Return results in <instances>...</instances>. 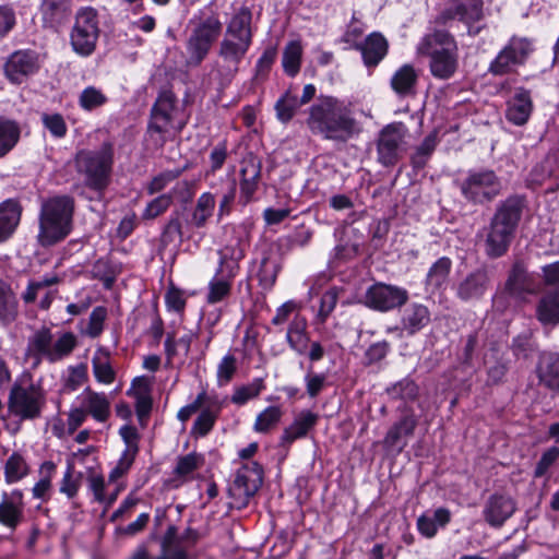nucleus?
I'll return each instance as SVG.
<instances>
[{"instance_id":"21","label":"nucleus","mask_w":559,"mask_h":559,"mask_svg":"<svg viewBox=\"0 0 559 559\" xmlns=\"http://www.w3.org/2000/svg\"><path fill=\"white\" fill-rule=\"evenodd\" d=\"M24 496L19 489L11 492H3L0 501V524L11 532L24 520Z\"/></svg>"},{"instance_id":"9","label":"nucleus","mask_w":559,"mask_h":559,"mask_svg":"<svg viewBox=\"0 0 559 559\" xmlns=\"http://www.w3.org/2000/svg\"><path fill=\"white\" fill-rule=\"evenodd\" d=\"M46 405V393L36 384L23 386L14 383L11 388L8 408L9 412L21 420H34L41 416Z\"/></svg>"},{"instance_id":"57","label":"nucleus","mask_w":559,"mask_h":559,"mask_svg":"<svg viewBox=\"0 0 559 559\" xmlns=\"http://www.w3.org/2000/svg\"><path fill=\"white\" fill-rule=\"evenodd\" d=\"M276 49L274 47L266 48L261 57L258 59L255 64V74L254 80L255 82H263L266 80L272 66L275 62L276 59Z\"/></svg>"},{"instance_id":"47","label":"nucleus","mask_w":559,"mask_h":559,"mask_svg":"<svg viewBox=\"0 0 559 559\" xmlns=\"http://www.w3.org/2000/svg\"><path fill=\"white\" fill-rule=\"evenodd\" d=\"M177 239L179 242L183 241L182 221L181 213L179 211L173 212L171 216L163 227L160 234V246L167 247Z\"/></svg>"},{"instance_id":"10","label":"nucleus","mask_w":559,"mask_h":559,"mask_svg":"<svg viewBox=\"0 0 559 559\" xmlns=\"http://www.w3.org/2000/svg\"><path fill=\"white\" fill-rule=\"evenodd\" d=\"M463 197L474 204L491 202L502 190V183L493 170H472L460 182Z\"/></svg>"},{"instance_id":"7","label":"nucleus","mask_w":559,"mask_h":559,"mask_svg":"<svg viewBox=\"0 0 559 559\" xmlns=\"http://www.w3.org/2000/svg\"><path fill=\"white\" fill-rule=\"evenodd\" d=\"M219 264L215 276L209 282L206 302L215 305L229 298L233 287V280L236 276L238 262L245 257L240 247L226 246L219 251Z\"/></svg>"},{"instance_id":"37","label":"nucleus","mask_w":559,"mask_h":559,"mask_svg":"<svg viewBox=\"0 0 559 559\" xmlns=\"http://www.w3.org/2000/svg\"><path fill=\"white\" fill-rule=\"evenodd\" d=\"M178 107H152L150 128L159 133H167L182 127L177 121Z\"/></svg>"},{"instance_id":"36","label":"nucleus","mask_w":559,"mask_h":559,"mask_svg":"<svg viewBox=\"0 0 559 559\" xmlns=\"http://www.w3.org/2000/svg\"><path fill=\"white\" fill-rule=\"evenodd\" d=\"M221 411V403L211 399L195 418L191 428V433L197 437H205L209 435L213 429Z\"/></svg>"},{"instance_id":"8","label":"nucleus","mask_w":559,"mask_h":559,"mask_svg":"<svg viewBox=\"0 0 559 559\" xmlns=\"http://www.w3.org/2000/svg\"><path fill=\"white\" fill-rule=\"evenodd\" d=\"M309 124L325 138L341 141H346L359 132L355 119L344 114L340 107H312Z\"/></svg>"},{"instance_id":"23","label":"nucleus","mask_w":559,"mask_h":559,"mask_svg":"<svg viewBox=\"0 0 559 559\" xmlns=\"http://www.w3.org/2000/svg\"><path fill=\"white\" fill-rule=\"evenodd\" d=\"M416 427V417L413 414H405L388 430L382 441L384 449L401 452L407 444L404 438L413 436Z\"/></svg>"},{"instance_id":"42","label":"nucleus","mask_w":559,"mask_h":559,"mask_svg":"<svg viewBox=\"0 0 559 559\" xmlns=\"http://www.w3.org/2000/svg\"><path fill=\"white\" fill-rule=\"evenodd\" d=\"M438 143L439 139L436 130L425 136L421 143L415 147L414 153L411 156L412 166L415 169H423L430 159Z\"/></svg>"},{"instance_id":"60","label":"nucleus","mask_w":559,"mask_h":559,"mask_svg":"<svg viewBox=\"0 0 559 559\" xmlns=\"http://www.w3.org/2000/svg\"><path fill=\"white\" fill-rule=\"evenodd\" d=\"M181 175L180 169L166 170L155 176L146 187L148 194H155L164 190L170 182Z\"/></svg>"},{"instance_id":"16","label":"nucleus","mask_w":559,"mask_h":559,"mask_svg":"<svg viewBox=\"0 0 559 559\" xmlns=\"http://www.w3.org/2000/svg\"><path fill=\"white\" fill-rule=\"evenodd\" d=\"M408 300L406 289L384 283L371 285L365 294V305L376 311L388 312L400 308Z\"/></svg>"},{"instance_id":"44","label":"nucleus","mask_w":559,"mask_h":559,"mask_svg":"<svg viewBox=\"0 0 559 559\" xmlns=\"http://www.w3.org/2000/svg\"><path fill=\"white\" fill-rule=\"evenodd\" d=\"M21 130L14 120L0 117V158L9 154L20 140Z\"/></svg>"},{"instance_id":"1","label":"nucleus","mask_w":559,"mask_h":559,"mask_svg":"<svg viewBox=\"0 0 559 559\" xmlns=\"http://www.w3.org/2000/svg\"><path fill=\"white\" fill-rule=\"evenodd\" d=\"M252 12L248 7L241 5L235 9L229 17L218 46V57L223 60L229 75L238 72L240 62L252 45Z\"/></svg>"},{"instance_id":"22","label":"nucleus","mask_w":559,"mask_h":559,"mask_svg":"<svg viewBox=\"0 0 559 559\" xmlns=\"http://www.w3.org/2000/svg\"><path fill=\"white\" fill-rule=\"evenodd\" d=\"M523 205V199L518 195L507 198L498 204L490 223L515 234V229L521 219Z\"/></svg>"},{"instance_id":"17","label":"nucleus","mask_w":559,"mask_h":559,"mask_svg":"<svg viewBox=\"0 0 559 559\" xmlns=\"http://www.w3.org/2000/svg\"><path fill=\"white\" fill-rule=\"evenodd\" d=\"M40 68L38 53L31 49L16 50L4 63V73L10 82L22 84Z\"/></svg>"},{"instance_id":"51","label":"nucleus","mask_w":559,"mask_h":559,"mask_svg":"<svg viewBox=\"0 0 559 559\" xmlns=\"http://www.w3.org/2000/svg\"><path fill=\"white\" fill-rule=\"evenodd\" d=\"M93 372L97 381L109 384L115 381V371L110 365L107 353L94 356L92 359Z\"/></svg>"},{"instance_id":"19","label":"nucleus","mask_w":559,"mask_h":559,"mask_svg":"<svg viewBox=\"0 0 559 559\" xmlns=\"http://www.w3.org/2000/svg\"><path fill=\"white\" fill-rule=\"evenodd\" d=\"M491 284L490 272L486 266L478 267L462 278L456 286V296L463 301L484 297Z\"/></svg>"},{"instance_id":"3","label":"nucleus","mask_w":559,"mask_h":559,"mask_svg":"<svg viewBox=\"0 0 559 559\" xmlns=\"http://www.w3.org/2000/svg\"><path fill=\"white\" fill-rule=\"evenodd\" d=\"M75 201L70 195H55L41 203L38 241L52 246L63 240L72 229Z\"/></svg>"},{"instance_id":"50","label":"nucleus","mask_w":559,"mask_h":559,"mask_svg":"<svg viewBox=\"0 0 559 559\" xmlns=\"http://www.w3.org/2000/svg\"><path fill=\"white\" fill-rule=\"evenodd\" d=\"M28 473V467L23 459V456L19 453H13L5 462L4 466V478L8 484L16 483L26 476Z\"/></svg>"},{"instance_id":"5","label":"nucleus","mask_w":559,"mask_h":559,"mask_svg":"<svg viewBox=\"0 0 559 559\" xmlns=\"http://www.w3.org/2000/svg\"><path fill=\"white\" fill-rule=\"evenodd\" d=\"M114 146L105 142L98 150H80L74 156V167L83 177L85 187L103 193L110 183Z\"/></svg>"},{"instance_id":"29","label":"nucleus","mask_w":559,"mask_h":559,"mask_svg":"<svg viewBox=\"0 0 559 559\" xmlns=\"http://www.w3.org/2000/svg\"><path fill=\"white\" fill-rule=\"evenodd\" d=\"M388 41L379 33L370 34L362 44L357 46L366 67L374 68L388 53Z\"/></svg>"},{"instance_id":"15","label":"nucleus","mask_w":559,"mask_h":559,"mask_svg":"<svg viewBox=\"0 0 559 559\" xmlns=\"http://www.w3.org/2000/svg\"><path fill=\"white\" fill-rule=\"evenodd\" d=\"M533 50V43L530 39L513 36L490 62L488 72L493 75L510 74L518 67L525 64Z\"/></svg>"},{"instance_id":"30","label":"nucleus","mask_w":559,"mask_h":559,"mask_svg":"<svg viewBox=\"0 0 559 559\" xmlns=\"http://www.w3.org/2000/svg\"><path fill=\"white\" fill-rule=\"evenodd\" d=\"M539 383L554 393H559V356L543 355L537 365Z\"/></svg>"},{"instance_id":"61","label":"nucleus","mask_w":559,"mask_h":559,"mask_svg":"<svg viewBox=\"0 0 559 559\" xmlns=\"http://www.w3.org/2000/svg\"><path fill=\"white\" fill-rule=\"evenodd\" d=\"M211 397L206 394L205 391L200 392L195 400L183 407H181L177 413V418L181 423H186L190 419V417L197 412H201V409L207 404Z\"/></svg>"},{"instance_id":"56","label":"nucleus","mask_w":559,"mask_h":559,"mask_svg":"<svg viewBox=\"0 0 559 559\" xmlns=\"http://www.w3.org/2000/svg\"><path fill=\"white\" fill-rule=\"evenodd\" d=\"M388 393L393 399H402V400H415L418 395V386L417 384L409 378H405L391 388L388 389Z\"/></svg>"},{"instance_id":"55","label":"nucleus","mask_w":559,"mask_h":559,"mask_svg":"<svg viewBox=\"0 0 559 559\" xmlns=\"http://www.w3.org/2000/svg\"><path fill=\"white\" fill-rule=\"evenodd\" d=\"M312 235V230L301 226L298 227L292 235L280 239V246L285 251H290L295 247H306L310 242Z\"/></svg>"},{"instance_id":"46","label":"nucleus","mask_w":559,"mask_h":559,"mask_svg":"<svg viewBox=\"0 0 559 559\" xmlns=\"http://www.w3.org/2000/svg\"><path fill=\"white\" fill-rule=\"evenodd\" d=\"M302 48L299 41H289L283 51L282 66L284 72L295 76L300 70Z\"/></svg>"},{"instance_id":"11","label":"nucleus","mask_w":559,"mask_h":559,"mask_svg":"<svg viewBox=\"0 0 559 559\" xmlns=\"http://www.w3.org/2000/svg\"><path fill=\"white\" fill-rule=\"evenodd\" d=\"M99 37L97 11L92 7L81 8L70 33L73 50L83 57L92 55Z\"/></svg>"},{"instance_id":"39","label":"nucleus","mask_w":559,"mask_h":559,"mask_svg":"<svg viewBox=\"0 0 559 559\" xmlns=\"http://www.w3.org/2000/svg\"><path fill=\"white\" fill-rule=\"evenodd\" d=\"M451 521V512L447 508H438L432 515L421 514L417 519L418 532L427 537L432 538L439 527H444Z\"/></svg>"},{"instance_id":"63","label":"nucleus","mask_w":559,"mask_h":559,"mask_svg":"<svg viewBox=\"0 0 559 559\" xmlns=\"http://www.w3.org/2000/svg\"><path fill=\"white\" fill-rule=\"evenodd\" d=\"M337 299L338 294L336 288H331L322 295L318 312V318L321 323H324L328 317L332 313L336 307Z\"/></svg>"},{"instance_id":"20","label":"nucleus","mask_w":559,"mask_h":559,"mask_svg":"<svg viewBox=\"0 0 559 559\" xmlns=\"http://www.w3.org/2000/svg\"><path fill=\"white\" fill-rule=\"evenodd\" d=\"M516 510L514 499L508 495H491L483 510L485 521L492 527H501L504 522L510 519Z\"/></svg>"},{"instance_id":"49","label":"nucleus","mask_w":559,"mask_h":559,"mask_svg":"<svg viewBox=\"0 0 559 559\" xmlns=\"http://www.w3.org/2000/svg\"><path fill=\"white\" fill-rule=\"evenodd\" d=\"M60 278L57 275H46L40 280H32L28 282L25 292L22 294V300L25 305L34 304L40 290L53 285H58Z\"/></svg>"},{"instance_id":"58","label":"nucleus","mask_w":559,"mask_h":559,"mask_svg":"<svg viewBox=\"0 0 559 559\" xmlns=\"http://www.w3.org/2000/svg\"><path fill=\"white\" fill-rule=\"evenodd\" d=\"M237 371V358L233 354H227L217 366V383L225 385L229 383Z\"/></svg>"},{"instance_id":"12","label":"nucleus","mask_w":559,"mask_h":559,"mask_svg":"<svg viewBox=\"0 0 559 559\" xmlns=\"http://www.w3.org/2000/svg\"><path fill=\"white\" fill-rule=\"evenodd\" d=\"M407 128L401 122L383 127L377 138V160L384 167L395 166L403 157L407 146Z\"/></svg>"},{"instance_id":"41","label":"nucleus","mask_w":559,"mask_h":559,"mask_svg":"<svg viewBox=\"0 0 559 559\" xmlns=\"http://www.w3.org/2000/svg\"><path fill=\"white\" fill-rule=\"evenodd\" d=\"M417 73L413 66H402L391 79V87L400 95H409L415 91Z\"/></svg>"},{"instance_id":"53","label":"nucleus","mask_w":559,"mask_h":559,"mask_svg":"<svg viewBox=\"0 0 559 559\" xmlns=\"http://www.w3.org/2000/svg\"><path fill=\"white\" fill-rule=\"evenodd\" d=\"M263 388V380L254 379L250 384L236 388L230 400L234 404L243 405L249 400L257 397Z\"/></svg>"},{"instance_id":"18","label":"nucleus","mask_w":559,"mask_h":559,"mask_svg":"<svg viewBox=\"0 0 559 559\" xmlns=\"http://www.w3.org/2000/svg\"><path fill=\"white\" fill-rule=\"evenodd\" d=\"M199 533L188 527L183 534L178 537V531L175 525H169L162 539V554L155 559H188L185 547H190L199 540Z\"/></svg>"},{"instance_id":"40","label":"nucleus","mask_w":559,"mask_h":559,"mask_svg":"<svg viewBox=\"0 0 559 559\" xmlns=\"http://www.w3.org/2000/svg\"><path fill=\"white\" fill-rule=\"evenodd\" d=\"M286 340L292 349L299 355H305L309 348L310 337L307 333V321L305 318L297 317L290 322Z\"/></svg>"},{"instance_id":"33","label":"nucleus","mask_w":559,"mask_h":559,"mask_svg":"<svg viewBox=\"0 0 559 559\" xmlns=\"http://www.w3.org/2000/svg\"><path fill=\"white\" fill-rule=\"evenodd\" d=\"M82 406L86 413L99 423L106 421L110 416V401L105 393L94 392L85 389Z\"/></svg>"},{"instance_id":"52","label":"nucleus","mask_w":559,"mask_h":559,"mask_svg":"<svg viewBox=\"0 0 559 559\" xmlns=\"http://www.w3.org/2000/svg\"><path fill=\"white\" fill-rule=\"evenodd\" d=\"M451 266L452 261L449 258L438 259L427 274V283L437 288L441 287L450 274Z\"/></svg>"},{"instance_id":"13","label":"nucleus","mask_w":559,"mask_h":559,"mask_svg":"<svg viewBox=\"0 0 559 559\" xmlns=\"http://www.w3.org/2000/svg\"><path fill=\"white\" fill-rule=\"evenodd\" d=\"M484 17L483 0H449L444 8L436 17L437 25L452 27V23L457 20L462 22L469 35H477L481 27L475 26Z\"/></svg>"},{"instance_id":"45","label":"nucleus","mask_w":559,"mask_h":559,"mask_svg":"<svg viewBox=\"0 0 559 559\" xmlns=\"http://www.w3.org/2000/svg\"><path fill=\"white\" fill-rule=\"evenodd\" d=\"M133 388L136 390L132 394L135 399V412L140 420L146 418L152 409V397L148 393V386L143 378H136L133 381Z\"/></svg>"},{"instance_id":"59","label":"nucleus","mask_w":559,"mask_h":559,"mask_svg":"<svg viewBox=\"0 0 559 559\" xmlns=\"http://www.w3.org/2000/svg\"><path fill=\"white\" fill-rule=\"evenodd\" d=\"M87 379V368L81 364L69 368V374L64 381L62 391L70 393L79 389Z\"/></svg>"},{"instance_id":"27","label":"nucleus","mask_w":559,"mask_h":559,"mask_svg":"<svg viewBox=\"0 0 559 559\" xmlns=\"http://www.w3.org/2000/svg\"><path fill=\"white\" fill-rule=\"evenodd\" d=\"M183 192L187 193V197L185 198L186 201L191 198L190 185L188 181L177 183L173 188L171 192L160 194L148 202L143 211L142 217L144 219H154L158 217L170 207L174 202V195L178 193L183 194Z\"/></svg>"},{"instance_id":"26","label":"nucleus","mask_w":559,"mask_h":559,"mask_svg":"<svg viewBox=\"0 0 559 559\" xmlns=\"http://www.w3.org/2000/svg\"><path fill=\"white\" fill-rule=\"evenodd\" d=\"M514 237V233L489 223L486 239L485 252L491 259L504 255Z\"/></svg>"},{"instance_id":"2","label":"nucleus","mask_w":559,"mask_h":559,"mask_svg":"<svg viewBox=\"0 0 559 559\" xmlns=\"http://www.w3.org/2000/svg\"><path fill=\"white\" fill-rule=\"evenodd\" d=\"M417 55L429 58L431 74L441 80L454 75L459 68L457 44L449 32L436 29L426 34L416 47Z\"/></svg>"},{"instance_id":"34","label":"nucleus","mask_w":559,"mask_h":559,"mask_svg":"<svg viewBox=\"0 0 559 559\" xmlns=\"http://www.w3.org/2000/svg\"><path fill=\"white\" fill-rule=\"evenodd\" d=\"M19 317V300L11 285L0 278V324L8 326Z\"/></svg>"},{"instance_id":"31","label":"nucleus","mask_w":559,"mask_h":559,"mask_svg":"<svg viewBox=\"0 0 559 559\" xmlns=\"http://www.w3.org/2000/svg\"><path fill=\"white\" fill-rule=\"evenodd\" d=\"M22 209L17 201L9 199L0 203V242L9 239L21 218Z\"/></svg>"},{"instance_id":"62","label":"nucleus","mask_w":559,"mask_h":559,"mask_svg":"<svg viewBox=\"0 0 559 559\" xmlns=\"http://www.w3.org/2000/svg\"><path fill=\"white\" fill-rule=\"evenodd\" d=\"M45 128L56 138H63L67 133V124L60 114H44L41 117Z\"/></svg>"},{"instance_id":"64","label":"nucleus","mask_w":559,"mask_h":559,"mask_svg":"<svg viewBox=\"0 0 559 559\" xmlns=\"http://www.w3.org/2000/svg\"><path fill=\"white\" fill-rule=\"evenodd\" d=\"M138 452V448L135 447L134 450H126L120 460L118 461L117 465L111 469L109 474V481H116L120 477H122L132 466L135 454Z\"/></svg>"},{"instance_id":"35","label":"nucleus","mask_w":559,"mask_h":559,"mask_svg":"<svg viewBox=\"0 0 559 559\" xmlns=\"http://www.w3.org/2000/svg\"><path fill=\"white\" fill-rule=\"evenodd\" d=\"M430 321V312L428 308L420 304L409 305L402 316V329L407 335H414L424 329Z\"/></svg>"},{"instance_id":"43","label":"nucleus","mask_w":559,"mask_h":559,"mask_svg":"<svg viewBox=\"0 0 559 559\" xmlns=\"http://www.w3.org/2000/svg\"><path fill=\"white\" fill-rule=\"evenodd\" d=\"M214 209L215 197L210 192L202 193L192 211L190 224L195 228L204 227L213 215Z\"/></svg>"},{"instance_id":"4","label":"nucleus","mask_w":559,"mask_h":559,"mask_svg":"<svg viewBox=\"0 0 559 559\" xmlns=\"http://www.w3.org/2000/svg\"><path fill=\"white\" fill-rule=\"evenodd\" d=\"M190 24L193 28L186 44L187 63L195 67L205 59L213 44L219 37L223 24L213 3L200 9L190 20Z\"/></svg>"},{"instance_id":"24","label":"nucleus","mask_w":559,"mask_h":559,"mask_svg":"<svg viewBox=\"0 0 559 559\" xmlns=\"http://www.w3.org/2000/svg\"><path fill=\"white\" fill-rule=\"evenodd\" d=\"M39 13L43 25L48 28H58L71 14L70 0H41Z\"/></svg>"},{"instance_id":"38","label":"nucleus","mask_w":559,"mask_h":559,"mask_svg":"<svg viewBox=\"0 0 559 559\" xmlns=\"http://www.w3.org/2000/svg\"><path fill=\"white\" fill-rule=\"evenodd\" d=\"M536 318L544 325L559 323V289L545 294L536 306Z\"/></svg>"},{"instance_id":"6","label":"nucleus","mask_w":559,"mask_h":559,"mask_svg":"<svg viewBox=\"0 0 559 559\" xmlns=\"http://www.w3.org/2000/svg\"><path fill=\"white\" fill-rule=\"evenodd\" d=\"M76 337L72 332L62 333L56 341L49 328L36 330L27 341L25 358L32 361V368H37L43 359L57 362L69 356L76 347Z\"/></svg>"},{"instance_id":"54","label":"nucleus","mask_w":559,"mask_h":559,"mask_svg":"<svg viewBox=\"0 0 559 559\" xmlns=\"http://www.w3.org/2000/svg\"><path fill=\"white\" fill-rule=\"evenodd\" d=\"M107 314L108 312L105 307L99 306L94 308L88 317L86 328L82 331L83 334L91 338L98 337L104 330V323L107 319Z\"/></svg>"},{"instance_id":"48","label":"nucleus","mask_w":559,"mask_h":559,"mask_svg":"<svg viewBox=\"0 0 559 559\" xmlns=\"http://www.w3.org/2000/svg\"><path fill=\"white\" fill-rule=\"evenodd\" d=\"M283 414L281 406L266 407L257 416L253 429L260 433H267L280 424Z\"/></svg>"},{"instance_id":"32","label":"nucleus","mask_w":559,"mask_h":559,"mask_svg":"<svg viewBox=\"0 0 559 559\" xmlns=\"http://www.w3.org/2000/svg\"><path fill=\"white\" fill-rule=\"evenodd\" d=\"M506 290L514 297H520L523 294H532L533 282L526 271L525 265L521 261H516L506 282Z\"/></svg>"},{"instance_id":"25","label":"nucleus","mask_w":559,"mask_h":559,"mask_svg":"<svg viewBox=\"0 0 559 559\" xmlns=\"http://www.w3.org/2000/svg\"><path fill=\"white\" fill-rule=\"evenodd\" d=\"M318 414L311 411L300 412L294 421L284 429L281 436V445L289 447L295 440L304 438L317 425Z\"/></svg>"},{"instance_id":"14","label":"nucleus","mask_w":559,"mask_h":559,"mask_svg":"<svg viewBox=\"0 0 559 559\" xmlns=\"http://www.w3.org/2000/svg\"><path fill=\"white\" fill-rule=\"evenodd\" d=\"M262 484V466L257 462L243 464L237 469L235 478L228 487V495L233 499L231 506L237 509L246 508Z\"/></svg>"},{"instance_id":"28","label":"nucleus","mask_w":559,"mask_h":559,"mask_svg":"<svg viewBox=\"0 0 559 559\" xmlns=\"http://www.w3.org/2000/svg\"><path fill=\"white\" fill-rule=\"evenodd\" d=\"M240 176V201L243 204H247L252 200V197L258 189L261 176L260 163L253 158L243 160L241 163Z\"/></svg>"}]
</instances>
